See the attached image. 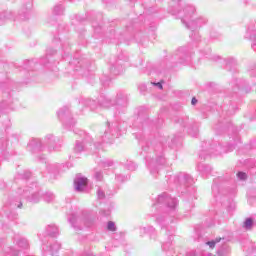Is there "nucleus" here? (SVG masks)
Returning a JSON list of instances; mask_svg holds the SVG:
<instances>
[{
	"label": "nucleus",
	"instance_id": "nucleus-7",
	"mask_svg": "<svg viewBox=\"0 0 256 256\" xmlns=\"http://www.w3.org/2000/svg\"><path fill=\"white\" fill-rule=\"evenodd\" d=\"M176 95H178L179 97H187L191 95V93H189V90H185V91L178 90L176 91Z\"/></svg>",
	"mask_w": 256,
	"mask_h": 256
},
{
	"label": "nucleus",
	"instance_id": "nucleus-9",
	"mask_svg": "<svg viewBox=\"0 0 256 256\" xmlns=\"http://www.w3.org/2000/svg\"><path fill=\"white\" fill-rule=\"evenodd\" d=\"M244 227L246 229H251V227H253V219L247 218L245 223H244Z\"/></svg>",
	"mask_w": 256,
	"mask_h": 256
},
{
	"label": "nucleus",
	"instance_id": "nucleus-18",
	"mask_svg": "<svg viewBox=\"0 0 256 256\" xmlns=\"http://www.w3.org/2000/svg\"><path fill=\"white\" fill-rule=\"evenodd\" d=\"M238 89H241V91H245L246 93H249V91H251V88H248L245 90V88L239 86Z\"/></svg>",
	"mask_w": 256,
	"mask_h": 256
},
{
	"label": "nucleus",
	"instance_id": "nucleus-1",
	"mask_svg": "<svg viewBox=\"0 0 256 256\" xmlns=\"http://www.w3.org/2000/svg\"><path fill=\"white\" fill-rule=\"evenodd\" d=\"M195 6L179 2L176 4L175 9H170L171 15H175L177 19L181 20V23L192 31L190 38L194 41H199L200 36L197 33V29H201L203 25H207V18L199 16L195 18Z\"/></svg>",
	"mask_w": 256,
	"mask_h": 256
},
{
	"label": "nucleus",
	"instance_id": "nucleus-3",
	"mask_svg": "<svg viewBox=\"0 0 256 256\" xmlns=\"http://www.w3.org/2000/svg\"><path fill=\"white\" fill-rule=\"evenodd\" d=\"M9 19H13V12L3 11L0 13V25H3V22Z\"/></svg>",
	"mask_w": 256,
	"mask_h": 256
},
{
	"label": "nucleus",
	"instance_id": "nucleus-10",
	"mask_svg": "<svg viewBox=\"0 0 256 256\" xmlns=\"http://www.w3.org/2000/svg\"><path fill=\"white\" fill-rule=\"evenodd\" d=\"M138 90L140 91V93L142 95H145V93H147V85L146 84H140L138 86Z\"/></svg>",
	"mask_w": 256,
	"mask_h": 256
},
{
	"label": "nucleus",
	"instance_id": "nucleus-19",
	"mask_svg": "<svg viewBox=\"0 0 256 256\" xmlns=\"http://www.w3.org/2000/svg\"><path fill=\"white\" fill-rule=\"evenodd\" d=\"M191 104L192 105H197V98H192Z\"/></svg>",
	"mask_w": 256,
	"mask_h": 256
},
{
	"label": "nucleus",
	"instance_id": "nucleus-4",
	"mask_svg": "<svg viewBox=\"0 0 256 256\" xmlns=\"http://www.w3.org/2000/svg\"><path fill=\"white\" fill-rule=\"evenodd\" d=\"M76 184H77V186H76L77 191H81L83 189V187L87 186V178H80L76 182Z\"/></svg>",
	"mask_w": 256,
	"mask_h": 256
},
{
	"label": "nucleus",
	"instance_id": "nucleus-6",
	"mask_svg": "<svg viewBox=\"0 0 256 256\" xmlns=\"http://www.w3.org/2000/svg\"><path fill=\"white\" fill-rule=\"evenodd\" d=\"M246 37L247 39H250V41H253L256 39V30L251 31H247L246 33Z\"/></svg>",
	"mask_w": 256,
	"mask_h": 256
},
{
	"label": "nucleus",
	"instance_id": "nucleus-20",
	"mask_svg": "<svg viewBox=\"0 0 256 256\" xmlns=\"http://www.w3.org/2000/svg\"><path fill=\"white\" fill-rule=\"evenodd\" d=\"M45 61H47V58L41 59L40 63L42 65H47V62H45Z\"/></svg>",
	"mask_w": 256,
	"mask_h": 256
},
{
	"label": "nucleus",
	"instance_id": "nucleus-23",
	"mask_svg": "<svg viewBox=\"0 0 256 256\" xmlns=\"http://www.w3.org/2000/svg\"><path fill=\"white\" fill-rule=\"evenodd\" d=\"M227 68L229 69V64H227Z\"/></svg>",
	"mask_w": 256,
	"mask_h": 256
},
{
	"label": "nucleus",
	"instance_id": "nucleus-12",
	"mask_svg": "<svg viewBox=\"0 0 256 256\" xmlns=\"http://www.w3.org/2000/svg\"><path fill=\"white\" fill-rule=\"evenodd\" d=\"M108 231H117V228L115 227V222H108Z\"/></svg>",
	"mask_w": 256,
	"mask_h": 256
},
{
	"label": "nucleus",
	"instance_id": "nucleus-22",
	"mask_svg": "<svg viewBox=\"0 0 256 256\" xmlns=\"http://www.w3.org/2000/svg\"><path fill=\"white\" fill-rule=\"evenodd\" d=\"M54 41H57V38H54Z\"/></svg>",
	"mask_w": 256,
	"mask_h": 256
},
{
	"label": "nucleus",
	"instance_id": "nucleus-13",
	"mask_svg": "<svg viewBox=\"0 0 256 256\" xmlns=\"http://www.w3.org/2000/svg\"><path fill=\"white\" fill-rule=\"evenodd\" d=\"M237 177H239V179L242 181H245V179H247V174L245 172H238Z\"/></svg>",
	"mask_w": 256,
	"mask_h": 256
},
{
	"label": "nucleus",
	"instance_id": "nucleus-14",
	"mask_svg": "<svg viewBox=\"0 0 256 256\" xmlns=\"http://www.w3.org/2000/svg\"><path fill=\"white\" fill-rule=\"evenodd\" d=\"M116 97H127V91L119 90Z\"/></svg>",
	"mask_w": 256,
	"mask_h": 256
},
{
	"label": "nucleus",
	"instance_id": "nucleus-5",
	"mask_svg": "<svg viewBox=\"0 0 256 256\" xmlns=\"http://www.w3.org/2000/svg\"><path fill=\"white\" fill-rule=\"evenodd\" d=\"M64 12H65V8H63L62 5H56L54 7V10H53L54 15H63Z\"/></svg>",
	"mask_w": 256,
	"mask_h": 256
},
{
	"label": "nucleus",
	"instance_id": "nucleus-11",
	"mask_svg": "<svg viewBox=\"0 0 256 256\" xmlns=\"http://www.w3.org/2000/svg\"><path fill=\"white\" fill-rule=\"evenodd\" d=\"M26 11H31V9H33V2L31 0H28V2H26V6H24Z\"/></svg>",
	"mask_w": 256,
	"mask_h": 256
},
{
	"label": "nucleus",
	"instance_id": "nucleus-8",
	"mask_svg": "<svg viewBox=\"0 0 256 256\" xmlns=\"http://www.w3.org/2000/svg\"><path fill=\"white\" fill-rule=\"evenodd\" d=\"M163 83H165V81L161 80L160 82H151V85H153L157 89H160L161 91L163 90Z\"/></svg>",
	"mask_w": 256,
	"mask_h": 256
},
{
	"label": "nucleus",
	"instance_id": "nucleus-15",
	"mask_svg": "<svg viewBox=\"0 0 256 256\" xmlns=\"http://www.w3.org/2000/svg\"><path fill=\"white\" fill-rule=\"evenodd\" d=\"M219 241H221V238L216 239V241L207 242V245H209V247H215V245L219 243Z\"/></svg>",
	"mask_w": 256,
	"mask_h": 256
},
{
	"label": "nucleus",
	"instance_id": "nucleus-2",
	"mask_svg": "<svg viewBox=\"0 0 256 256\" xmlns=\"http://www.w3.org/2000/svg\"><path fill=\"white\" fill-rule=\"evenodd\" d=\"M174 59H179L178 63H180L181 65H185V63L191 60V58L187 55V52H185L184 47H181L176 51Z\"/></svg>",
	"mask_w": 256,
	"mask_h": 256
},
{
	"label": "nucleus",
	"instance_id": "nucleus-16",
	"mask_svg": "<svg viewBox=\"0 0 256 256\" xmlns=\"http://www.w3.org/2000/svg\"><path fill=\"white\" fill-rule=\"evenodd\" d=\"M55 53H57V50H53L51 48L46 50V55H55Z\"/></svg>",
	"mask_w": 256,
	"mask_h": 256
},
{
	"label": "nucleus",
	"instance_id": "nucleus-17",
	"mask_svg": "<svg viewBox=\"0 0 256 256\" xmlns=\"http://www.w3.org/2000/svg\"><path fill=\"white\" fill-rule=\"evenodd\" d=\"M111 71H112V73H114L115 75H118V73H119V72L116 71L115 65H113V66L111 67Z\"/></svg>",
	"mask_w": 256,
	"mask_h": 256
},
{
	"label": "nucleus",
	"instance_id": "nucleus-21",
	"mask_svg": "<svg viewBox=\"0 0 256 256\" xmlns=\"http://www.w3.org/2000/svg\"><path fill=\"white\" fill-rule=\"evenodd\" d=\"M119 60H120V61H123V60H124V61H127V60H128V58H127V57H126V58L119 57Z\"/></svg>",
	"mask_w": 256,
	"mask_h": 256
}]
</instances>
